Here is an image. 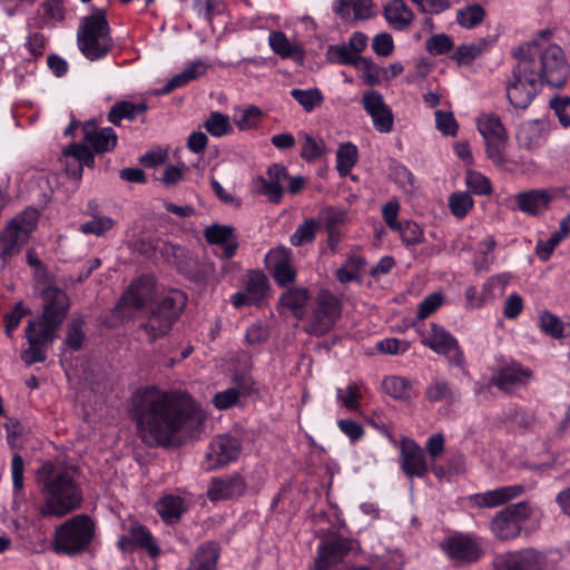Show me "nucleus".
<instances>
[{
  "label": "nucleus",
  "mask_w": 570,
  "mask_h": 570,
  "mask_svg": "<svg viewBox=\"0 0 570 570\" xmlns=\"http://www.w3.org/2000/svg\"><path fill=\"white\" fill-rule=\"evenodd\" d=\"M540 327L553 338H562L570 335V323L563 322L557 315L549 311L540 314Z\"/></svg>",
  "instance_id": "nucleus-39"
},
{
  "label": "nucleus",
  "mask_w": 570,
  "mask_h": 570,
  "mask_svg": "<svg viewBox=\"0 0 570 570\" xmlns=\"http://www.w3.org/2000/svg\"><path fill=\"white\" fill-rule=\"evenodd\" d=\"M517 58L511 77L507 81V97L510 104L518 109H525L537 96L541 83L537 73L530 71V61Z\"/></svg>",
  "instance_id": "nucleus-7"
},
{
  "label": "nucleus",
  "mask_w": 570,
  "mask_h": 570,
  "mask_svg": "<svg viewBox=\"0 0 570 570\" xmlns=\"http://www.w3.org/2000/svg\"><path fill=\"white\" fill-rule=\"evenodd\" d=\"M154 288L146 279H138L132 283L121 296L115 307V314L120 321L132 317L145 304L153 298Z\"/></svg>",
  "instance_id": "nucleus-14"
},
{
  "label": "nucleus",
  "mask_w": 570,
  "mask_h": 570,
  "mask_svg": "<svg viewBox=\"0 0 570 570\" xmlns=\"http://www.w3.org/2000/svg\"><path fill=\"white\" fill-rule=\"evenodd\" d=\"M570 233V213L567 214L559 224V227L546 240H539L535 245V254L546 262L553 250L569 236Z\"/></svg>",
  "instance_id": "nucleus-32"
},
{
  "label": "nucleus",
  "mask_w": 570,
  "mask_h": 570,
  "mask_svg": "<svg viewBox=\"0 0 570 570\" xmlns=\"http://www.w3.org/2000/svg\"><path fill=\"white\" fill-rule=\"evenodd\" d=\"M41 21L35 22L37 27L55 26L65 19V7L61 0H46L39 9Z\"/></svg>",
  "instance_id": "nucleus-43"
},
{
  "label": "nucleus",
  "mask_w": 570,
  "mask_h": 570,
  "mask_svg": "<svg viewBox=\"0 0 570 570\" xmlns=\"http://www.w3.org/2000/svg\"><path fill=\"white\" fill-rule=\"evenodd\" d=\"M514 56L530 61V71L538 75L537 79L540 83L562 87L570 73V66L563 50L557 45L549 43L546 33L520 46Z\"/></svg>",
  "instance_id": "nucleus-4"
},
{
  "label": "nucleus",
  "mask_w": 570,
  "mask_h": 570,
  "mask_svg": "<svg viewBox=\"0 0 570 570\" xmlns=\"http://www.w3.org/2000/svg\"><path fill=\"white\" fill-rule=\"evenodd\" d=\"M119 543L124 549L126 546L137 544L145 548L151 556L159 553V549L150 532L140 524H132L128 537L122 538Z\"/></svg>",
  "instance_id": "nucleus-35"
},
{
  "label": "nucleus",
  "mask_w": 570,
  "mask_h": 570,
  "mask_svg": "<svg viewBox=\"0 0 570 570\" xmlns=\"http://www.w3.org/2000/svg\"><path fill=\"white\" fill-rule=\"evenodd\" d=\"M185 305V295L179 291H170L150 313L145 325L151 338L165 335L177 320Z\"/></svg>",
  "instance_id": "nucleus-10"
},
{
  "label": "nucleus",
  "mask_w": 570,
  "mask_h": 570,
  "mask_svg": "<svg viewBox=\"0 0 570 570\" xmlns=\"http://www.w3.org/2000/svg\"><path fill=\"white\" fill-rule=\"evenodd\" d=\"M63 157L68 159L75 160V167H67L72 175H79L82 170V166H92L94 156L87 146L80 144H73L65 149ZM67 166H69L67 164Z\"/></svg>",
  "instance_id": "nucleus-41"
},
{
  "label": "nucleus",
  "mask_w": 570,
  "mask_h": 570,
  "mask_svg": "<svg viewBox=\"0 0 570 570\" xmlns=\"http://www.w3.org/2000/svg\"><path fill=\"white\" fill-rule=\"evenodd\" d=\"M363 265V258L353 255L348 257L340 268L336 269L335 275L337 279L343 284L360 281Z\"/></svg>",
  "instance_id": "nucleus-51"
},
{
  "label": "nucleus",
  "mask_w": 570,
  "mask_h": 570,
  "mask_svg": "<svg viewBox=\"0 0 570 570\" xmlns=\"http://www.w3.org/2000/svg\"><path fill=\"white\" fill-rule=\"evenodd\" d=\"M318 227V224L314 219L305 220L296 228L294 234L291 236L292 245L303 246L305 244L313 242Z\"/></svg>",
  "instance_id": "nucleus-54"
},
{
  "label": "nucleus",
  "mask_w": 570,
  "mask_h": 570,
  "mask_svg": "<svg viewBox=\"0 0 570 570\" xmlns=\"http://www.w3.org/2000/svg\"><path fill=\"white\" fill-rule=\"evenodd\" d=\"M307 301V291L304 288H296L287 291L282 295L281 306L283 309L289 311L295 317L302 318L305 314Z\"/></svg>",
  "instance_id": "nucleus-37"
},
{
  "label": "nucleus",
  "mask_w": 570,
  "mask_h": 570,
  "mask_svg": "<svg viewBox=\"0 0 570 570\" xmlns=\"http://www.w3.org/2000/svg\"><path fill=\"white\" fill-rule=\"evenodd\" d=\"M421 343L435 352L444 355L449 361L458 366H462L464 362L463 352L461 351L458 340L448 332L443 326L431 323L425 331H417Z\"/></svg>",
  "instance_id": "nucleus-12"
},
{
  "label": "nucleus",
  "mask_w": 570,
  "mask_h": 570,
  "mask_svg": "<svg viewBox=\"0 0 570 570\" xmlns=\"http://www.w3.org/2000/svg\"><path fill=\"white\" fill-rule=\"evenodd\" d=\"M130 404L138 435L148 445L178 444L193 435L205 421V413L190 397L156 386L136 390Z\"/></svg>",
  "instance_id": "nucleus-1"
},
{
  "label": "nucleus",
  "mask_w": 570,
  "mask_h": 570,
  "mask_svg": "<svg viewBox=\"0 0 570 570\" xmlns=\"http://www.w3.org/2000/svg\"><path fill=\"white\" fill-rule=\"evenodd\" d=\"M530 379V372L518 364L508 365L501 370L497 377V385L508 390L518 384H524Z\"/></svg>",
  "instance_id": "nucleus-40"
},
{
  "label": "nucleus",
  "mask_w": 570,
  "mask_h": 570,
  "mask_svg": "<svg viewBox=\"0 0 570 570\" xmlns=\"http://www.w3.org/2000/svg\"><path fill=\"white\" fill-rule=\"evenodd\" d=\"M354 68L365 85L374 86L382 83V67L374 63L370 58L362 56L356 60Z\"/></svg>",
  "instance_id": "nucleus-47"
},
{
  "label": "nucleus",
  "mask_w": 570,
  "mask_h": 570,
  "mask_svg": "<svg viewBox=\"0 0 570 570\" xmlns=\"http://www.w3.org/2000/svg\"><path fill=\"white\" fill-rule=\"evenodd\" d=\"M449 206L451 213L456 217H464L473 207L472 197L464 191H458L450 196Z\"/></svg>",
  "instance_id": "nucleus-55"
},
{
  "label": "nucleus",
  "mask_w": 570,
  "mask_h": 570,
  "mask_svg": "<svg viewBox=\"0 0 570 570\" xmlns=\"http://www.w3.org/2000/svg\"><path fill=\"white\" fill-rule=\"evenodd\" d=\"M358 159V149L353 142H343L336 150V169L342 177L347 176Z\"/></svg>",
  "instance_id": "nucleus-36"
},
{
  "label": "nucleus",
  "mask_w": 570,
  "mask_h": 570,
  "mask_svg": "<svg viewBox=\"0 0 570 570\" xmlns=\"http://www.w3.org/2000/svg\"><path fill=\"white\" fill-rule=\"evenodd\" d=\"M512 275L510 273H500L490 276L482 285L484 297H487L488 303L493 302L494 299L501 297L508 284L510 283Z\"/></svg>",
  "instance_id": "nucleus-45"
},
{
  "label": "nucleus",
  "mask_w": 570,
  "mask_h": 570,
  "mask_svg": "<svg viewBox=\"0 0 570 570\" xmlns=\"http://www.w3.org/2000/svg\"><path fill=\"white\" fill-rule=\"evenodd\" d=\"M217 559L218 547L215 543H207L199 548L188 570H216Z\"/></svg>",
  "instance_id": "nucleus-42"
},
{
  "label": "nucleus",
  "mask_w": 570,
  "mask_h": 570,
  "mask_svg": "<svg viewBox=\"0 0 570 570\" xmlns=\"http://www.w3.org/2000/svg\"><path fill=\"white\" fill-rule=\"evenodd\" d=\"M362 397L361 386L355 382H350L346 387L336 389L337 402L348 411H357Z\"/></svg>",
  "instance_id": "nucleus-50"
},
{
  "label": "nucleus",
  "mask_w": 570,
  "mask_h": 570,
  "mask_svg": "<svg viewBox=\"0 0 570 570\" xmlns=\"http://www.w3.org/2000/svg\"><path fill=\"white\" fill-rule=\"evenodd\" d=\"M400 461L403 472L409 478H423L430 470V464L423 453V450L411 439L401 440Z\"/></svg>",
  "instance_id": "nucleus-19"
},
{
  "label": "nucleus",
  "mask_w": 570,
  "mask_h": 570,
  "mask_svg": "<svg viewBox=\"0 0 570 570\" xmlns=\"http://www.w3.org/2000/svg\"><path fill=\"white\" fill-rule=\"evenodd\" d=\"M383 13L387 23L396 30L406 29L414 19L412 9L404 0H389L384 6Z\"/></svg>",
  "instance_id": "nucleus-31"
},
{
  "label": "nucleus",
  "mask_w": 570,
  "mask_h": 570,
  "mask_svg": "<svg viewBox=\"0 0 570 570\" xmlns=\"http://www.w3.org/2000/svg\"><path fill=\"white\" fill-rule=\"evenodd\" d=\"M558 196L556 189H531L515 195L518 208L528 215H540Z\"/></svg>",
  "instance_id": "nucleus-25"
},
{
  "label": "nucleus",
  "mask_w": 570,
  "mask_h": 570,
  "mask_svg": "<svg viewBox=\"0 0 570 570\" xmlns=\"http://www.w3.org/2000/svg\"><path fill=\"white\" fill-rule=\"evenodd\" d=\"M435 128L444 136L454 137L459 130V124L452 111H435Z\"/></svg>",
  "instance_id": "nucleus-56"
},
{
  "label": "nucleus",
  "mask_w": 570,
  "mask_h": 570,
  "mask_svg": "<svg viewBox=\"0 0 570 570\" xmlns=\"http://www.w3.org/2000/svg\"><path fill=\"white\" fill-rule=\"evenodd\" d=\"M302 150L301 156L306 161H315L326 153V145L320 137H313L307 134H302Z\"/></svg>",
  "instance_id": "nucleus-49"
},
{
  "label": "nucleus",
  "mask_w": 570,
  "mask_h": 570,
  "mask_svg": "<svg viewBox=\"0 0 570 570\" xmlns=\"http://www.w3.org/2000/svg\"><path fill=\"white\" fill-rule=\"evenodd\" d=\"M83 140L96 153H106L116 147L117 136L112 128H99L96 121L82 125Z\"/></svg>",
  "instance_id": "nucleus-26"
},
{
  "label": "nucleus",
  "mask_w": 570,
  "mask_h": 570,
  "mask_svg": "<svg viewBox=\"0 0 570 570\" xmlns=\"http://www.w3.org/2000/svg\"><path fill=\"white\" fill-rule=\"evenodd\" d=\"M39 219V213L35 208H28L17 215L6 227L2 239L0 240L1 266L4 265L8 257L13 255L20 244L26 242L29 235L35 230Z\"/></svg>",
  "instance_id": "nucleus-9"
},
{
  "label": "nucleus",
  "mask_w": 570,
  "mask_h": 570,
  "mask_svg": "<svg viewBox=\"0 0 570 570\" xmlns=\"http://www.w3.org/2000/svg\"><path fill=\"white\" fill-rule=\"evenodd\" d=\"M523 492L521 485H507L482 493H476L468 497V502L474 508H497L505 504L507 502L515 499Z\"/></svg>",
  "instance_id": "nucleus-24"
},
{
  "label": "nucleus",
  "mask_w": 570,
  "mask_h": 570,
  "mask_svg": "<svg viewBox=\"0 0 570 570\" xmlns=\"http://www.w3.org/2000/svg\"><path fill=\"white\" fill-rule=\"evenodd\" d=\"M262 120V111L255 106L236 110L234 121L240 130L256 128Z\"/></svg>",
  "instance_id": "nucleus-53"
},
{
  "label": "nucleus",
  "mask_w": 570,
  "mask_h": 570,
  "mask_svg": "<svg viewBox=\"0 0 570 570\" xmlns=\"http://www.w3.org/2000/svg\"><path fill=\"white\" fill-rule=\"evenodd\" d=\"M268 289L267 281L264 274L252 272L247 277L246 289L233 295L232 302L235 307L259 303Z\"/></svg>",
  "instance_id": "nucleus-27"
},
{
  "label": "nucleus",
  "mask_w": 570,
  "mask_h": 570,
  "mask_svg": "<svg viewBox=\"0 0 570 570\" xmlns=\"http://www.w3.org/2000/svg\"><path fill=\"white\" fill-rule=\"evenodd\" d=\"M204 128L213 137H223L233 132L229 116L219 111H214L208 116L204 122Z\"/></svg>",
  "instance_id": "nucleus-46"
},
{
  "label": "nucleus",
  "mask_w": 570,
  "mask_h": 570,
  "mask_svg": "<svg viewBox=\"0 0 570 570\" xmlns=\"http://www.w3.org/2000/svg\"><path fill=\"white\" fill-rule=\"evenodd\" d=\"M286 179H288L286 168L274 164L268 167L266 177L261 176L254 180V187L258 194L267 197L269 202L278 204L285 191Z\"/></svg>",
  "instance_id": "nucleus-18"
},
{
  "label": "nucleus",
  "mask_w": 570,
  "mask_h": 570,
  "mask_svg": "<svg viewBox=\"0 0 570 570\" xmlns=\"http://www.w3.org/2000/svg\"><path fill=\"white\" fill-rule=\"evenodd\" d=\"M266 265L273 273L277 284L286 286L294 282L295 269L292 264L291 250L285 247L271 249L266 255Z\"/></svg>",
  "instance_id": "nucleus-23"
},
{
  "label": "nucleus",
  "mask_w": 570,
  "mask_h": 570,
  "mask_svg": "<svg viewBox=\"0 0 570 570\" xmlns=\"http://www.w3.org/2000/svg\"><path fill=\"white\" fill-rule=\"evenodd\" d=\"M268 45L274 53L282 58H288L296 62L304 61V49L296 40H291L282 31H272L268 35Z\"/></svg>",
  "instance_id": "nucleus-29"
},
{
  "label": "nucleus",
  "mask_w": 570,
  "mask_h": 570,
  "mask_svg": "<svg viewBox=\"0 0 570 570\" xmlns=\"http://www.w3.org/2000/svg\"><path fill=\"white\" fill-rule=\"evenodd\" d=\"M552 130L548 118H538L523 121L517 131V141L520 147L535 149L541 147Z\"/></svg>",
  "instance_id": "nucleus-20"
},
{
  "label": "nucleus",
  "mask_w": 570,
  "mask_h": 570,
  "mask_svg": "<svg viewBox=\"0 0 570 570\" xmlns=\"http://www.w3.org/2000/svg\"><path fill=\"white\" fill-rule=\"evenodd\" d=\"M95 532L96 525L91 518L76 515L56 528L52 549L58 554L78 556L88 549Z\"/></svg>",
  "instance_id": "nucleus-6"
},
{
  "label": "nucleus",
  "mask_w": 570,
  "mask_h": 570,
  "mask_svg": "<svg viewBox=\"0 0 570 570\" xmlns=\"http://www.w3.org/2000/svg\"><path fill=\"white\" fill-rule=\"evenodd\" d=\"M43 303L42 315L28 322L26 338L29 347L22 352L21 358L27 364L46 360L43 347L52 343L57 331L63 322L70 307L68 295L56 286H48L41 291Z\"/></svg>",
  "instance_id": "nucleus-3"
},
{
  "label": "nucleus",
  "mask_w": 570,
  "mask_h": 570,
  "mask_svg": "<svg viewBox=\"0 0 570 570\" xmlns=\"http://www.w3.org/2000/svg\"><path fill=\"white\" fill-rule=\"evenodd\" d=\"M452 48V39L444 33L434 35L426 40V50L434 56L448 53Z\"/></svg>",
  "instance_id": "nucleus-62"
},
{
  "label": "nucleus",
  "mask_w": 570,
  "mask_h": 570,
  "mask_svg": "<svg viewBox=\"0 0 570 570\" xmlns=\"http://www.w3.org/2000/svg\"><path fill=\"white\" fill-rule=\"evenodd\" d=\"M493 564L495 570H543L546 567L543 556L533 549L500 553Z\"/></svg>",
  "instance_id": "nucleus-16"
},
{
  "label": "nucleus",
  "mask_w": 570,
  "mask_h": 570,
  "mask_svg": "<svg viewBox=\"0 0 570 570\" xmlns=\"http://www.w3.org/2000/svg\"><path fill=\"white\" fill-rule=\"evenodd\" d=\"M410 348V343L404 340L389 337L376 343V350L384 354H403Z\"/></svg>",
  "instance_id": "nucleus-64"
},
{
  "label": "nucleus",
  "mask_w": 570,
  "mask_h": 570,
  "mask_svg": "<svg viewBox=\"0 0 570 570\" xmlns=\"http://www.w3.org/2000/svg\"><path fill=\"white\" fill-rule=\"evenodd\" d=\"M147 110L145 102L134 104L130 101H121L116 104L109 111L108 119L110 122L118 125L122 119L134 120Z\"/></svg>",
  "instance_id": "nucleus-38"
},
{
  "label": "nucleus",
  "mask_w": 570,
  "mask_h": 570,
  "mask_svg": "<svg viewBox=\"0 0 570 570\" xmlns=\"http://www.w3.org/2000/svg\"><path fill=\"white\" fill-rule=\"evenodd\" d=\"M188 507L186 498L175 494L164 495L156 504L159 515L166 523L177 522Z\"/></svg>",
  "instance_id": "nucleus-33"
},
{
  "label": "nucleus",
  "mask_w": 570,
  "mask_h": 570,
  "mask_svg": "<svg viewBox=\"0 0 570 570\" xmlns=\"http://www.w3.org/2000/svg\"><path fill=\"white\" fill-rule=\"evenodd\" d=\"M485 10L479 3L468 4L456 11V22L464 29H474L485 19Z\"/></svg>",
  "instance_id": "nucleus-44"
},
{
  "label": "nucleus",
  "mask_w": 570,
  "mask_h": 570,
  "mask_svg": "<svg viewBox=\"0 0 570 570\" xmlns=\"http://www.w3.org/2000/svg\"><path fill=\"white\" fill-rule=\"evenodd\" d=\"M399 232L405 245H416L423 242V229L416 223L405 222L400 224Z\"/></svg>",
  "instance_id": "nucleus-58"
},
{
  "label": "nucleus",
  "mask_w": 570,
  "mask_h": 570,
  "mask_svg": "<svg viewBox=\"0 0 570 570\" xmlns=\"http://www.w3.org/2000/svg\"><path fill=\"white\" fill-rule=\"evenodd\" d=\"M476 129L483 139L487 157L495 166L503 167L507 163L509 136L499 116L491 112L480 115Z\"/></svg>",
  "instance_id": "nucleus-8"
},
{
  "label": "nucleus",
  "mask_w": 570,
  "mask_h": 570,
  "mask_svg": "<svg viewBox=\"0 0 570 570\" xmlns=\"http://www.w3.org/2000/svg\"><path fill=\"white\" fill-rule=\"evenodd\" d=\"M330 59L341 65H352L355 67V62L362 56L354 53L347 45L331 46L328 48Z\"/></svg>",
  "instance_id": "nucleus-60"
},
{
  "label": "nucleus",
  "mask_w": 570,
  "mask_h": 570,
  "mask_svg": "<svg viewBox=\"0 0 570 570\" xmlns=\"http://www.w3.org/2000/svg\"><path fill=\"white\" fill-rule=\"evenodd\" d=\"M77 469L63 461H46L37 471L42 485L45 502L40 513L45 517H63L80 507L82 493L76 480Z\"/></svg>",
  "instance_id": "nucleus-2"
},
{
  "label": "nucleus",
  "mask_w": 570,
  "mask_h": 570,
  "mask_svg": "<svg viewBox=\"0 0 570 570\" xmlns=\"http://www.w3.org/2000/svg\"><path fill=\"white\" fill-rule=\"evenodd\" d=\"M77 43L81 53L91 61L99 60L109 52L112 39L105 10L96 9L82 19L77 32Z\"/></svg>",
  "instance_id": "nucleus-5"
},
{
  "label": "nucleus",
  "mask_w": 570,
  "mask_h": 570,
  "mask_svg": "<svg viewBox=\"0 0 570 570\" xmlns=\"http://www.w3.org/2000/svg\"><path fill=\"white\" fill-rule=\"evenodd\" d=\"M537 512L525 502H519L498 512L490 523L491 532L499 540L517 538L522 523L535 515Z\"/></svg>",
  "instance_id": "nucleus-11"
},
{
  "label": "nucleus",
  "mask_w": 570,
  "mask_h": 570,
  "mask_svg": "<svg viewBox=\"0 0 570 570\" xmlns=\"http://www.w3.org/2000/svg\"><path fill=\"white\" fill-rule=\"evenodd\" d=\"M246 483L238 473L214 478L207 489V497L212 502L232 500L243 495Z\"/></svg>",
  "instance_id": "nucleus-21"
},
{
  "label": "nucleus",
  "mask_w": 570,
  "mask_h": 570,
  "mask_svg": "<svg viewBox=\"0 0 570 570\" xmlns=\"http://www.w3.org/2000/svg\"><path fill=\"white\" fill-rule=\"evenodd\" d=\"M291 96L302 106L306 112L320 107L324 97L318 88L292 89Z\"/></svg>",
  "instance_id": "nucleus-48"
},
{
  "label": "nucleus",
  "mask_w": 570,
  "mask_h": 570,
  "mask_svg": "<svg viewBox=\"0 0 570 570\" xmlns=\"http://www.w3.org/2000/svg\"><path fill=\"white\" fill-rule=\"evenodd\" d=\"M494 42V38H479L472 42L459 46L452 53V59L459 65H469L483 52L488 51Z\"/></svg>",
  "instance_id": "nucleus-34"
},
{
  "label": "nucleus",
  "mask_w": 570,
  "mask_h": 570,
  "mask_svg": "<svg viewBox=\"0 0 570 570\" xmlns=\"http://www.w3.org/2000/svg\"><path fill=\"white\" fill-rule=\"evenodd\" d=\"M362 106L370 116L376 131L389 134L393 130L394 115L381 92L376 90L365 91L362 96Z\"/></svg>",
  "instance_id": "nucleus-13"
},
{
  "label": "nucleus",
  "mask_w": 570,
  "mask_h": 570,
  "mask_svg": "<svg viewBox=\"0 0 570 570\" xmlns=\"http://www.w3.org/2000/svg\"><path fill=\"white\" fill-rule=\"evenodd\" d=\"M205 237L208 243L222 246L225 257L235 254L237 239L230 226L214 224L205 229Z\"/></svg>",
  "instance_id": "nucleus-30"
},
{
  "label": "nucleus",
  "mask_w": 570,
  "mask_h": 570,
  "mask_svg": "<svg viewBox=\"0 0 570 570\" xmlns=\"http://www.w3.org/2000/svg\"><path fill=\"white\" fill-rule=\"evenodd\" d=\"M332 9L344 21L366 20L375 14L371 0H334Z\"/></svg>",
  "instance_id": "nucleus-28"
},
{
  "label": "nucleus",
  "mask_w": 570,
  "mask_h": 570,
  "mask_svg": "<svg viewBox=\"0 0 570 570\" xmlns=\"http://www.w3.org/2000/svg\"><path fill=\"white\" fill-rule=\"evenodd\" d=\"M465 180L468 187L475 194L489 195L492 191L490 180L479 171H468Z\"/></svg>",
  "instance_id": "nucleus-61"
},
{
  "label": "nucleus",
  "mask_w": 570,
  "mask_h": 570,
  "mask_svg": "<svg viewBox=\"0 0 570 570\" xmlns=\"http://www.w3.org/2000/svg\"><path fill=\"white\" fill-rule=\"evenodd\" d=\"M442 550L454 560L474 561L481 556L476 540L470 535L456 533L448 537L441 543Z\"/></svg>",
  "instance_id": "nucleus-22"
},
{
  "label": "nucleus",
  "mask_w": 570,
  "mask_h": 570,
  "mask_svg": "<svg viewBox=\"0 0 570 570\" xmlns=\"http://www.w3.org/2000/svg\"><path fill=\"white\" fill-rule=\"evenodd\" d=\"M494 247L495 242L492 237L487 238L482 242L478 249V255L475 258V267L478 269H488L490 265L494 262Z\"/></svg>",
  "instance_id": "nucleus-57"
},
{
  "label": "nucleus",
  "mask_w": 570,
  "mask_h": 570,
  "mask_svg": "<svg viewBox=\"0 0 570 570\" xmlns=\"http://www.w3.org/2000/svg\"><path fill=\"white\" fill-rule=\"evenodd\" d=\"M385 393L396 400L407 401L411 399V384L401 376H389L383 381Z\"/></svg>",
  "instance_id": "nucleus-52"
},
{
  "label": "nucleus",
  "mask_w": 570,
  "mask_h": 570,
  "mask_svg": "<svg viewBox=\"0 0 570 570\" xmlns=\"http://www.w3.org/2000/svg\"><path fill=\"white\" fill-rule=\"evenodd\" d=\"M341 313L338 299L328 292H321L313 312L311 331L316 335H323L335 324Z\"/></svg>",
  "instance_id": "nucleus-15"
},
{
  "label": "nucleus",
  "mask_w": 570,
  "mask_h": 570,
  "mask_svg": "<svg viewBox=\"0 0 570 570\" xmlns=\"http://www.w3.org/2000/svg\"><path fill=\"white\" fill-rule=\"evenodd\" d=\"M240 454V443L237 439L229 435L215 438L206 454L205 469L215 470L227 465L238 459Z\"/></svg>",
  "instance_id": "nucleus-17"
},
{
  "label": "nucleus",
  "mask_w": 570,
  "mask_h": 570,
  "mask_svg": "<svg viewBox=\"0 0 570 570\" xmlns=\"http://www.w3.org/2000/svg\"><path fill=\"white\" fill-rule=\"evenodd\" d=\"M29 308L22 302L14 305L13 309L6 315L4 332L8 337H11L14 330L20 325L21 320L29 313Z\"/></svg>",
  "instance_id": "nucleus-63"
},
{
  "label": "nucleus",
  "mask_w": 570,
  "mask_h": 570,
  "mask_svg": "<svg viewBox=\"0 0 570 570\" xmlns=\"http://www.w3.org/2000/svg\"><path fill=\"white\" fill-rule=\"evenodd\" d=\"M550 108L554 111L560 125L563 128L570 127V115L567 112V108L570 106L569 96H557L550 99Z\"/></svg>",
  "instance_id": "nucleus-59"
}]
</instances>
